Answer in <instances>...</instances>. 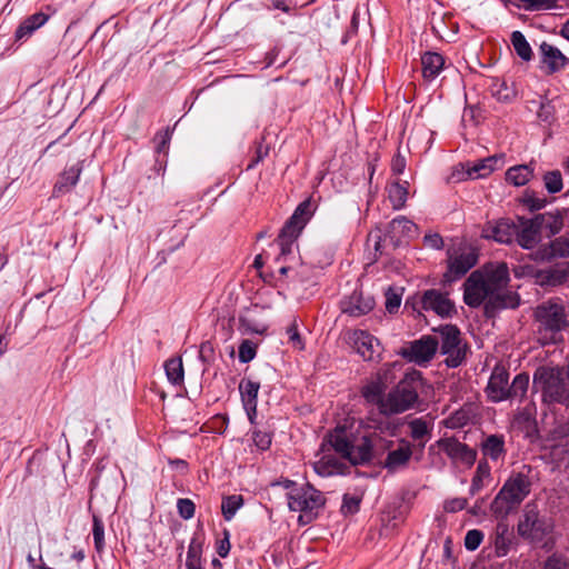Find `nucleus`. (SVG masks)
<instances>
[{
    "label": "nucleus",
    "mask_w": 569,
    "mask_h": 569,
    "mask_svg": "<svg viewBox=\"0 0 569 569\" xmlns=\"http://www.w3.org/2000/svg\"><path fill=\"white\" fill-rule=\"evenodd\" d=\"M423 243L426 247L432 249H441L443 247V240L439 233H430L423 237Z\"/></svg>",
    "instance_id": "bf43d9fd"
},
{
    "label": "nucleus",
    "mask_w": 569,
    "mask_h": 569,
    "mask_svg": "<svg viewBox=\"0 0 569 569\" xmlns=\"http://www.w3.org/2000/svg\"><path fill=\"white\" fill-rule=\"evenodd\" d=\"M483 532L478 529L467 531L465 536V547L469 551L476 550L483 540Z\"/></svg>",
    "instance_id": "8fccbe9b"
},
{
    "label": "nucleus",
    "mask_w": 569,
    "mask_h": 569,
    "mask_svg": "<svg viewBox=\"0 0 569 569\" xmlns=\"http://www.w3.org/2000/svg\"><path fill=\"white\" fill-rule=\"evenodd\" d=\"M223 538L220 539L217 543V552L221 558H226L230 552V533L229 531L224 530Z\"/></svg>",
    "instance_id": "13d9d810"
},
{
    "label": "nucleus",
    "mask_w": 569,
    "mask_h": 569,
    "mask_svg": "<svg viewBox=\"0 0 569 569\" xmlns=\"http://www.w3.org/2000/svg\"><path fill=\"white\" fill-rule=\"evenodd\" d=\"M569 277V262L551 268L545 272L543 281L551 286L561 284Z\"/></svg>",
    "instance_id": "e433bc0d"
},
{
    "label": "nucleus",
    "mask_w": 569,
    "mask_h": 569,
    "mask_svg": "<svg viewBox=\"0 0 569 569\" xmlns=\"http://www.w3.org/2000/svg\"><path fill=\"white\" fill-rule=\"evenodd\" d=\"M92 536L96 550L101 552L104 548V525L97 516H93Z\"/></svg>",
    "instance_id": "a18cd8bd"
},
{
    "label": "nucleus",
    "mask_w": 569,
    "mask_h": 569,
    "mask_svg": "<svg viewBox=\"0 0 569 569\" xmlns=\"http://www.w3.org/2000/svg\"><path fill=\"white\" fill-rule=\"evenodd\" d=\"M541 61L547 67L548 73H555L563 69L569 59L555 46L547 42L540 44Z\"/></svg>",
    "instance_id": "aec40b11"
},
{
    "label": "nucleus",
    "mask_w": 569,
    "mask_h": 569,
    "mask_svg": "<svg viewBox=\"0 0 569 569\" xmlns=\"http://www.w3.org/2000/svg\"><path fill=\"white\" fill-rule=\"evenodd\" d=\"M349 340L357 352L367 361L380 358L382 352L379 340L365 330H353L349 333Z\"/></svg>",
    "instance_id": "2eb2a0df"
},
{
    "label": "nucleus",
    "mask_w": 569,
    "mask_h": 569,
    "mask_svg": "<svg viewBox=\"0 0 569 569\" xmlns=\"http://www.w3.org/2000/svg\"><path fill=\"white\" fill-rule=\"evenodd\" d=\"M467 507V500L465 498H456L449 500L445 505V509L449 512H456L465 509Z\"/></svg>",
    "instance_id": "052dcab7"
},
{
    "label": "nucleus",
    "mask_w": 569,
    "mask_h": 569,
    "mask_svg": "<svg viewBox=\"0 0 569 569\" xmlns=\"http://www.w3.org/2000/svg\"><path fill=\"white\" fill-rule=\"evenodd\" d=\"M567 437H569V418L555 413L546 416L542 423V438L550 443L553 457H559L561 447L557 443Z\"/></svg>",
    "instance_id": "4468645a"
},
{
    "label": "nucleus",
    "mask_w": 569,
    "mask_h": 569,
    "mask_svg": "<svg viewBox=\"0 0 569 569\" xmlns=\"http://www.w3.org/2000/svg\"><path fill=\"white\" fill-rule=\"evenodd\" d=\"M436 332L435 337L439 340L441 352L447 356V366L451 368L460 366L466 356V347L462 345L458 328L446 325Z\"/></svg>",
    "instance_id": "9b49d317"
},
{
    "label": "nucleus",
    "mask_w": 569,
    "mask_h": 569,
    "mask_svg": "<svg viewBox=\"0 0 569 569\" xmlns=\"http://www.w3.org/2000/svg\"><path fill=\"white\" fill-rule=\"evenodd\" d=\"M166 375L172 385H181L183 382V366L181 358H171L164 363Z\"/></svg>",
    "instance_id": "c9c22d12"
},
{
    "label": "nucleus",
    "mask_w": 569,
    "mask_h": 569,
    "mask_svg": "<svg viewBox=\"0 0 569 569\" xmlns=\"http://www.w3.org/2000/svg\"><path fill=\"white\" fill-rule=\"evenodd\" d=\"M543 397L551 402L565 403L569 400V388L565 381L551 378L543 387Z\"/></svg>",
    "instance_id": "393cba45"
},
{
    "label": "nucleus",
    "mask_w": 569,
    "mask_h": 569,
    "mask_svg": "<svg viewBox=\"0 0 569 569\" xmlns=\"http://www.w3.org/2000/svg\"><path fill=\"white\" fill-rule=\"evenodd\" d=\"M488 479H490V467L487 462L480 461L471 480L470 493L473 496L479 492L485 486V480Z\"/></svg>",
    "instance_id": "4c0bfd02"
},
{
    "label": "nucleus",
    "mask_w": 569,
    "mask_h": 569,
    "mask_svg": "<svg viewBox=\"0 0 569 569\" xmlns=\"http://www.w3.org/2000/svg\"><path fill=\"white\" fill-rule=\"evenodd\" d=\"M243 497L241 495H231L222 498L221 512L226 521L233 519L237 511L243 506Z\"/></svg>",
    "instance_id": "f704fd0d"
},
{
    "label": "nucleus",
    "mask_w": 569,
    "mask_h": 569,
    "mask_svg": "<svg viewBox=\"0 0 569 569\" xmlns=\"http://www.w3.org/2000/svg\"><path fill=\"white\" fill-rule=\"evenodd\" d=\"M536 407L533 403L526 405L522 409L518 410L512 419V427L526 433L535 430L536 421Z\"/></svg>",
    "instance_id": "a878e982"
},
{
    "label": "nucleus",
    "mask_w": 569,
    "mask_h": 569,
    "mask_svg": "<svg viewBox=\"0 0 569 569\" xmlns=\"http://www.w3.org/2000/svg\"><path fill=\"white\" fill-rule=\"evenodd\" d=\"M551 522L541 517L536 503H527L519 519L518 535L532 542H540L551 531Z\"/></svg>",
    "instance_id": "1a4fd4ad"
},
{
    "label": "nucleus",
    "mask_w": 569,
    "mask_h": 569,
    "mask_svg": "<svg viewBox=\"0 0 569 569\" xmlns=\"http://www.w3.org/2000/svg\"><path fill=\"white\" fill-rule=\"evenodd\" d=\"M202 541L193 537L189 543L186 567L187 569H203L201 565Z\"/></svg>",
    "instance_id": "72a5a7b5"
},
{
    "label": "nucleus",
    "mask_w": 569,
    "mask_h": 569,
    "mask_svg": "<svg viewBox=\"0 0 569 569\" xmlns=\"http://www.w3.org/2000/svg\"><path fill=\"white\" fill-rule=\"evenodd\" d=\"M439 346V340L432 336H425L411 343L410 349L403 352L409 360L421 365L430 361Z\"/></svg>",
    "instance_id": "f3484780"
},
{
    "label": "nucleus",
    "mask_w": 569,
    "mask_h": 569,
    "mask_svg": "<svg viewBox=\"0 0 569 569\" xmlns=\"http://www.w3.org/2000/svg\"><path fill=\"white\" fill-rule=\"evenodd\" d=\"M541 228L536 217L527 221L519 232H516L517 241L523 249H532L540 241Z\"/></svg>",
    "instance_id": "5701e85b"
},
{
    "label": "nucleus",
    "mask_w": 569,
    "mask_h": 569,
    "mask_svg": "<svg viewBox=\"0 0 569 569\" xmlns=\"http://www.w3.org/2000/svg\"><path fill=\"white\" fill-rule=\"evenodd\" d=\"M525 203L531 211L540 210L546 206V199L528 196L525 198Z\"/></svg>",
    "instance_id": "e2e57ef3"
},
{
    "label": "nucleus",
    "mask_w": 569,
    "mask_h": 569,
    "mask_svg": "<svg viewBox=\"0 0 569 569\" xmlns=\"http://www.w3.org/2000/svg\"><path fill=\"white\" fill-rule=\"evenodd\" d=\"M398 365L392 363L389 368H387L383 371L382 377H380V380L377 382H371L370 385L366 386L362 390V396L370 402H376L380 407V400L385 398L382 396L383 389L386 387L387 380H388V373L391 371V369L396 368Z\"/></svg>",
    "instance_id": "cd10ccee"
},
{
    "label": "nucleus",
    "mask_w": 569,
    "mask_h": 569,
    "mask_svg": "<svg viewBox=\"0 0 569 569\" xmlns=\"http://www.w3.org/2000/svg\"><path fill=\"white\" fill-rule=\"evenodd\" d=\"M550 116L551 107L549 104H541L540 111L538 112V117L543 121H548Z\"/></svg>",
    "instance_id": "69168bd1"
},
{
    "label": "nucleus",
    "mask_w": 569,
    "mask_h": 569,
    "mask_svg": "<svg viewBox=\"0 0 569 569\" xmlns=\"http://www.w3.org/2000/svg\"><path fill=\"white\" fill-rule=\"evenodd\" d=\"M346 468L342 458H337L335 455L325 453L319 460L313 462V470L321 477H330L343 473Z\"/></svg>",
    "instance_id": "412c9836"
},
{
    "label": "nucleus",
    "mask_w": 569,
    "mask_h": 569,
    "mask_svg": "<svg viewBox=\"0 0 569 569\" xmlns=\"http://www.w3.org/2000/svg\"><path fill=\"white\" fill-rule=\"evenodd\" d=\"M545 188L549 193H557L562 189V177L560 171L553 170L543 176Z\"/></svg>",
    "instance_id": "c03bdc74"
},
{
    "label": "nucleus",
    "mask_w": 569,
    "mask_h": 569,
    "mask_svg": "<svg viewBox=\"0 0 569 569\" xmlns=\"http://www.w3.org/2000/svg\"><path fill=\"white\" fill-rule=\"evenodd\" d=\"M36 31V13L29 16L17 28L14 32V40L17 42H23L31 38Z\"/></svg>",
    "instance_id": "a19ab883"
},
{
    "label": "nucleus",
    "mask_w": 569,
    "mask_h": 569,
    "mask_svg": "<svg viewBox=\"0 0 569 569\" xmlns=\"http://www.w3.org/2000/svg\"><path fill=\"white\" fill-rule=\"evenodd\" d=\"M511 42L517 54L525 61L532 58V50L525 36L520 31H513L511 34Z\"/></svg>",
    "instance_id": "58836bf2"
},
{
    "label": "nucleus",
    "mask_w": 569,
    "mask_h": 569,
    "mask_svg": "<svg viewBox=\"0 0 569 569\" xmlns=\"http://www.w3.org/2000/svg\"><path fill=\"white\" fill-rule=\"evenodd\" d=\"M491 94L500 102H510L516 97V91L506 81H496L491 86Z\"/></svg>",
    "instance_id": "ea45409f"
},
{
    "label": "nucleus",
    "mask_w": 569,
    "mask_h": 569,
    "mask_svg": "<svg viewBox=\"0 0 569 569\" xmlns=\"http://www.w3.org/2000/svg\"><path fill=\"white\" fill-rule=\"evenodd\" d=\"M421 388V375L419 371H411L380 400V411L383 415H398L410 410L419 400Z\"/></svg>",
    "instance_id": "423d86ee"
},
{
    "label": "nucleus",
    "mask_w": 569,
    "mask_h": 569,
    "mask_svg": "<svg viewBox=\"0 0 569 569\" xmlns=\"http://www.w3.org/2000/svg\"><path fill=\"white\" fill-rule=\"evenodd\" d=\"M177 509L182 519L189 520L194 516L196 506L191 499L180 498L177 501Z\"/></svg>",
    "instance_id": "09e8293b"
},
{
    "label": "nucleus",
    "mask_w": 569,
    "mask_h": 569,
    "mask_svg": "<svg viewBox=\"0 0 569 569\" xmlns=\"http://www.w3.org/2000/svg\"><path fill=\"white\" fill-rule=\"evenodd\" d=\"M287 498L290 510L301 512L299 521L303 523H309L326 503L323 493L310 483L293 488Z\"/></svg>",
    "instance_id": "6e6552de"
},
{
    "label": "nucleus",
    "mask_w": 569,
    "mask_h": 569,
    "mask_svg": "<svg viewBox=\"0 0 569 569\" xmlns=\"http://www.w3.org/2000/svg\"><path fill=\"white\" fill-rule=\"evenodd\" d=\"M516 234V226L509 220L488 223L482 230V237L499 243H510Z\"/></svg>",
    "instance_id": "6ab92c4d"
},
{
    "label": "nucleus",
    "mask_w": 569,
    "mask_h": 569,
    "mask_svg": "<svg viewBox=\"0 0 569 569\" xmlns=\"http://www.w3.org/2000/svg\"><path fill=\"white\" fill-rule=\"evenodd\" d=\"M310 207V201L301 202L284 223L277 238L280 253L274 262L279 264V272L282 276H286L289 271H293L291 262H296L295 242L311 216Z\"/></svg>",
    "instance_id": "20e7f679"
},
{
    "label": "nucleus",
    "mask_w": 569,
    "mask_h": 569,
    "mask_svg": "<svg viewBox=\"0 0 569 569\" xmlns=\"http://www.w3.org/2000/svg\"><path fill=\"white\" fill-rule=\"evenodd\" d=\"M410 306L412 307L413 311L417 310L419 313L420 309L426 311L430 310L441 317H447L453 311V303L450 301V299L446 295L433 289L425 291L422 297L417 302H410L407 300L405 309H408Z\"/></svg>",
    "instance_id": "ddd939ff"
},
{
    "label": "nucleus",
    "mask_w": 569,
    "mask_h": 569,
    "mask_svg": "<svg viewBox=\"0 0 569 569\" xmlns=\"http://www.w3.org/2000/svg\"><path fill=\"white\" fill-rule=\"evenodd\" d=\"M328 443L345 460L351 465L368 463L378 450L390 449L392 441L382 440L377 433L362 436L350 441L345 427H337L328 435Z\"/></svg>",
    "instance_id": "f03ea898"
},
{
    "label": "nucleus",
    "mask_w": 569,
    "mask_h": 569,
    "mask_svg": "<svg viewBox=\"0 0 569 569\" xmlns=\"http://www.w3.org/2000/svg\"><path fill=\"white\" fill-rule=\"evenodd\" d=\"M412 456V448L409 441L401 439L398 448L390 450L383 462V468L389 472H396L405 468Z\"/></svg>",
    "instance_id": "a211bd4d"
},
{
    "label": "nucleus",
    "mask_w": 569,
    "mask_h": 569,
    "mask_svg": "<svg viewBox=\"0 0 569 569\" xmlns=\"http://www.w3.org/2000/svg\"><path fill=\"white\" fill-rule=\"evenodd\" d=\"M422 77L427 81L435 80L445 67V58L438 52H426L421 57Z\"/></svg>",
    "instance_id": "b1692460"
},
{
    "label": "nucleus",
    "mask_w": 569,
    "mask_h": 569,
    "mask_svg": "<svg viewBox=\"0 0 569 569\" xmlns=\"http://www.w3.org/2000/svg\"><path fill=\"white\" fill-rule=\"evenodd\" d=\"M505 442L501 437L489 436L482 443V452L486 457L497 461L505 452Z\"/></svg>",
    "instance_id": "473e14b6"
},
{
    "label": "nucleus",
    "mask_w": 569,
    "mask_h": 569,
    "mask_svg": "<svg viewBox=\"0 0 569 569\" xmlns=\"http://www.w3.org/2000/svg\"><path fill=\"white\" fill-rule=\"evenodd\" d=\"M238 353L240 362L247 363L256 357V348L251 341L244 340L239 346Z\"/></svg>",
    "instance_id": "3c124183"
},
{
    "label": "nucleus",
    "mask_w": 569,
    "mask_h": 569,
    "mask_svg": "<svg viewBox=\"0 0 569 569\" xmlns=\"http://www.w3.org/2000/svg\"><path fill=\"white\" fill-rule=\"evenodd\" d=\"M417 231V226L403 216L395 218L388 227V234L395 244L401 242L402 238H410Z\"/></svg>",
    "instance_id": "4be33fe9"
},
{
    "label": "nucleus",
    "mask_w": 569,
    "mask_h": 569,
    "mask_svg": "<svg viewBox=\"0 0 569 569\" xmlns=\"http://www.w3.org/2000/svg\"><path fill=\"white\" fill-rule=\"evenodd\" d=\"M533 480V469L529 465H523L519 470L511 471L490 505L492 515L497 519H503L518 509L530 495Z\"/></svg>",
    "instance_id": "7ed1b4c3"
},
{
    "label": "nucleus",
    "mask_w": 569,
    "mask_h": 569,
    "mask_svg": "<svg viewBox=\"0 0 569 569\" xmlns=\"http://www.w3.org/2000/svg\"><path fill=\"white\" fill-rule=\"evenodd\" d=\"M437 446L456 467L463 466L470 468L477 459V451L475 449L453 437L439 439Z\"/></svg>",
    "instance_id": "f8f14e48"
},
{
    "label": "nucleus",
    "mask_w": 569,
    "mask_h": 569,
    "mask_svg": "<svg viewBox=\"0 0 569 569\" xmlns=\"http://www.w3.org/2000/svg\"><path fill=\"white\" fill-rule=\"evenodd\" d=\"M506 263L487 264L473 271L463 283V300L467 306L478 308L485 305L487 317H493L502 309H515L520 299L506 288L509 282Z\"/></svg>",
    "instance_id": "f257e3e1"
},
{
    "label": "nucleus",
    "mask_w": 569,
    "mask_h": 569,
    "mask_svg": "<svg viewBox=\"0 0 569 569\" xmlns=\"http://www.w3.org/2000/svg\"><path fill=\"white\" fill-rule=\"evenodd\" d=\"M270 148L263 142V139L257 143L254 150V158L248 164L247 170L254 168L260 161H262L269 154Z\"/></svg>",
    "instance_id": "864d4df0"
},
{
    "label": "nucleus",
    "mask_w": 569,
    "mask_h": 569,
    "mask_svg": "<svg viewBox=\"0 0 569 569\" xmlns=\"http://www.w3.org/2000/svg\"><path fill=\"white\" fill-rule=\"evenodd\" d=\"M529 376L517 375L509 385V372L502 366H496L490 375L486 392L492 402H501L507 399L521 400L528 391Z\"/></svg>",
    "instance_id": "0eeeda50"
},
{
    "label": "nucleus",
    "mask_w": 569,
    "mask_h": 569,
    "mask_svg": "<svg viewBox=\"0 0 569 569\" xmlns=\"http://www.w3.org/2000/svg\"><path fill=\"white\" fill-rule=\"evenodd\" d=\"M408 181H393L387 187L388 198L395 210H400L405 207L408 198Z\"/></svg>",
    "instance_id": "c756f323"
},
{
    "label": "nucleus",
    "mask_w": 569,
    "mask_h": 569,
    "mask_svg": "<svg viewBox=\"0 0 569 569\" xmlns=\"http://www.w3.org/2000/svg\"><path fill=\"white\" fill-rule=\"evenodd\" d=\"M487 170V163L485 162V159H482L468 169L467 176L472 179L483 178L488 176Z\"/></svg>",
    "instance_id": "6e6d98bb"
},
{
    "label": "nucleus",
    "mask_w": 569,
    "mask_h": 569,
    "mask_svg": "<svg viewBox=\"0 0 569 569\" xmlns=\"http://www.w3.org/2000/svg\"><path fill=\"white\" fill-rule=\"evenodd\" d=\"M375 303L372 296L355 290L341 301V311L357 318L369 313L373 309Z\"/></svg>",
    "instance_id": "dca6fc26"
},
{
    "label": "nucleus",
    "mask_w": 569,
    "mask_h": 569,
    "mask_svg": "<svg viewBox=\"0 0 569 569\" xmlns=\"http://www.w3.org/2000/svg\"><path fill=\"white\" fill-rule=\"evenodd\" d=\"M543 569H568V565L561 558L551 556L546 560Z\"/></svg>",
    "instance_id": "680f3d73"
},
{
    "label": "nucleus",
    "mask_w": 569,
    "mask_h": 569,
    "mask_svg": "<svg viewBox=\"0 0 569 569\" xmlns=\"http://www.w3.org/2000/svg\"><path fill=\"white\" fill-rule=\"evenodd\" d=\"M478 254L473 248L466 243L453 244L447 250V272L445 277L449 281H455L465 276L473 266H476Z\"/></svg>",
    "instance_id": "9d476101"
},
{
    "label": "nucleus",
    "mask_w": 569,
    "mask_h": 569,
    "mask_svg": "<svg viewBox=\"0 0 569 569\" xmlns=\"http://www.w3.org/2000/svg\"><path fill=\"white\" fill-rule=\"evenodd\" d=\"M538 340L542 345H555L562 340V332L569 328L565 305L560 299H549L535 309Z\"/></svg>",
    "instance_id": "39448f33"
},
{
    "label": "nucleus",
    "mask_w": 569,
    "mask_h": 569,
    "mask_svg": "<svg viewBox=\"0 0 569 569\" xmlns=\"http://www.w3.org/2000/svg\"><path fill=\"white\" fill-rule=\"evenodd\" d=\"M81 173V168L78 166H72L69 169L64 170L60 177L58 178L54 188L53 193L54 194H62L71 190L72 187H74L79 180Z\"/></svg>",
    "instance_id": "c85d7f7f"
},
{
    "label": "nucleus",
    "mask_w": 569,
    "mask_h": 569,
    "mask_svg": "<svg viewBox=\"0 0 569 569\" xmlns=\"http://www.w3.org/2000/svg\"><path fill=\"white\" fill-rule=\"evenodd\" d=\"M287 336L288 341L291 343V346L297 350H303L305 343L302 341V338L298 331L296 321H293L288 328H287Z\"/></svg>",
    "instance_id": "603ef678"
},
{
    "label": "nucleus",
    "mask_w": 569,
    "mask_h": 569,
    "mask_svg": "<svg viewBox=\"0 0 569 569\" xmlns=\"http://www.w3.org/2000/svg\"><path fill=\"white\" fill-rule=\"evenodd\" d=\"M252 439L256 446L261 450H267L271 445V436L260 430L253 431Z\"/></svg>",
    "instance_id": "4d7b16f0"
},
{
    "label": "nucleus",
    "mask_w": 569,
    "mask_h": 569,
    "mask_svg": "<svg viewBox=\"0 0 569 569\" xmlns=\"http://www.w3.org/2000/svg\"><path fill=\"white\" fill-rule=\"evenodd\" d=\"M410 436L413 440H421L430 435L431 428L422 418H416L409 422Z\"/></svg>",
    "instance_id": "37998d69"
},
{
    "label": "nucleus",
    "mask_w": 569,
    "mask_h": 569,
    "mask_svg": "<svg viewBox=\"0 0 569 569\" xmlns=\"http://www.w3.org/2000/svg\"><path fill=\"white\" fill-rule=\"evenodd\" d=\"M406 168V160L400 154L392 159L391 169L395 174H400Z\"/></svg>",
    "instance_id": "0e129e2a"
},
{
    "label": "nucleus",
    "mask_w": 569,
    "mask_h": 569,
    "mask_svg": "<svg viewBox=\"0 0 569 569\" xmlns=\"http://www.w3.org/2000/svg\"><path fill=\"white\" fill-rule=\"evenodd\" d=\"M260 389V383L253 381L251 379H242L239 383V391L241 396V401L244 409H249L254 412V408H257V399L258 392Z\"/></svg>",
    "instance_id": "bb28decb"
},
{
    "label": "nucleus",
    "mask_w": 569,
    "mask_h": 569,
    "mask_svg": "<svg viewBox=\"0 0 569 569\" xmlns=\"http://www.w3.org/2000/svg\"><path fill=\"white\" fill-rule=\"evenodd\" d=\"M402 288H388L386 291V310L389 313H395L398 311L402 300Z\"/></svg>",
    "instance_id": "79ce46f5"
},
{
    "label": "nucleus",
    "mask_w": 569,
    "mask_h": 569,
    "mask_svg": "<svg viewBox=\"0 0 569 569\" xmlns=\"http://www.w3.org/2000/svg\"><path fill=\"white\" fill-rule=\"evenodd\" d=\"M360 502H361V497H359V496H352L349 493L343 495L341 512L345 516L355 515L356 512L359 511Z\"/></svg>",
    "instance_id": "de8ad7c7"
},
{
    "label": "nucleus",
    "mask_w": 569,
    "mask_h": 569,
    "mask_svg": "<svg viewBox=\"0 0 569 569\" xmlns=\"http://www.w3.org/2000/svg\"><path fill=\"white\" fill-rule=\"evenodd\" d=\"M569 257V237L568 238H557L550 243V253L549 257Z\"/></svg>",
    "instance_id": "49530a36"
},
{
    "label": "nucleus",
    "mask_w": 569,
    "mask_h": 569,
    "mask_svg": "<svg viewBox=\"0 0 569 569\" xmlns=\"http://www.w3.org/2000/svg\"><path fill=\"white\" fill-rule=\"evenodd\" d=\"M171 140V132L169 129H166L162 132L157 133L154 141H156V151L158 153L167 152L169 148V142Z\"/></svg>",
    "instance_id": "5fc2aeb1"
},
{
    "label": "nucleus",
    "mask_w": 569,
    "mask_h": 569,
    "mask_svg": "<svg viewBox=\"0 0 569 569\" xmlns=\"http://www.w3.org/2000/svg\"><path fill=\"white\" fill-rule=\"evenodd\" d=\"M485 162L487 163V172L488 174H490L493 170L497 169V166L498 163L500 162V160L496 157H488L485 159Z\"/></svg>",
    "instance_id": "338daca9"
},
{
    "label": "nucleus",
    "mask_w": 569,
    "mask_h": 569,
    "mask_svg": "<svg viewBox=\"0 0 569 569\" xmlns=\"http://www.w3.org/2000/svg\"><path fill=\"white\" fill-rule=\"evenodd\" d=\"M560 453H562V457H559L558 460L569 467V442H567L565 447L560 448L559 455Z\"/></svg>",
    "instance_id": "774afa93"
},
{
    "label": "nucleus",
    "mask_w": 569,
    "mask_h": 569,
    "mask_svg": "<svg viewBox=\"0 0 569 569\" xmlns=\"http://www.w3.org/2000/svg\"><path fill=\"white\" fill-rule=\"evenodd\" d=\"M533 176V170L530 166L520 164L509 168L506 172V180L516 186H525Z\"/></svg>",
    "instance_id": "2f4dec72"
},
{
    "label": "nucleus",
    "mask_w": 569,
    "mask_h": 569,
    "mask_svg": "<svg viewBox=\"0 0 569 569\" xmlns=\"http://www.w3.org/2000/svg\"><path fill=\"white\" fill-rule=\"evenodd\" d=\"M536 219L541 228V231H548V237L559 233L563 227V218L559 213L537 214Z\"/></svg>",
    "instance_id": "7c9ffc66"
}]
</instances>
